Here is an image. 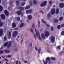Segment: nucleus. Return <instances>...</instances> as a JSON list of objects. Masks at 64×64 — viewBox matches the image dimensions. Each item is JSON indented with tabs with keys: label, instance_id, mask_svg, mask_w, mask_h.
<instances>
[{
	"label": "nucleus",
	"instance_id": "47",
	"mask_svg": "<svg viewBox=\"0 0 64 64\" xmlns=\"http://www.w3.org/2000/svg\"><path fill=\"white\" fill-rule=\"evenodd\" d=\"M62 27H64V24H62L61 25Z\"/></svg>",
	"mask_w": 64,
	"mask_h": 64
},
{
	"label": "nucleus",
	"instance_id": "11",
	"mask_svg": "<svg viewBox=\"0 0 64 64\" xmlns=\"http://www.w3.org/2000/svg\"><path fill=\"white\" fill-rule=\"evenodd\" d=\"M64 3H60V6L61 8H63L64 7Z\"/></svg>",
	"mask_w": 64,
	"mask_h": 64
},
{
	"label": "nucleus",
	"instance_id": "28",
	"mask_svg": "<svg viewBox=\"0 0 64 64\" xmlns=\"http://www.w3.org/2000/svg\"><path fill=\"white\" fill-rule=\"evenodd\" d=\"M4 52L5 53H9L10 52V50H6Z\"/></svg>",
	"mask_w": 64,
	"mask_h": 64
},
{
	"label": "nucleus",
	"instance_id": "34",
	"mask_svg": "<svg viewBox=\"0 0 64 64\" xmlns=\"http://www.w3.org/2000/svg\"><path fill=\"white\" fill-rule=\"evenodd\" d=\"M38 28H39L40 27V22L39 21V20L38 21Z\"/></svg>",
	"mask_w": 64,
	"mask_h": 64
},
{
	"label": "nucleus",
	"instance_id": "40",
	"mask_svg": "<svg viewBox=\"0 0 64 64\" xmlns=\"http://www.w3.org/2000/svg\"><path fill=\"white\" fill-rule=\"evenodd\" d=\"M62 20H63V17H62L60 18L59 19V20L60 21H62Z\"/></svg>",
	"mask_w": 64,
	"mask_h": 64
},
{
	"label": "nucleus",
	"instance_id": "7",
	"mask_svg": "<svg viewBox=\"0 0 64 64\" xmlns=\"http://www.w3.org/2000/svg\"><path fill=\"white\" fill-rule=\"evenodd\" d=\"M55 12V9L53 8L51 10V13L52 15H54Z\"/></svg>",
	"mask_w": 64,
	"mask_h": 64
},
{
	"label": "nucleus",
	"instance_id": "23",
	"mask_svg": "<svg viewBox=\"0 0 64 64\" xmlns=\"http://www.w3.org/2000/svg\"><path fill=\"white\" fill-rule=\"evenodd\" d=\"M16 4L17 6H19V4H20V3L19 2V1L18 0H17L16 1Z\"/></svg>",
	"mask_w": 64,
	"mask_h": 64
},
{
	"label": "nucleus",
	"instance_id": "15",
	"mask_svg": "<svg viewBox=\"0 0 64 64\" xmlns=\"http://www.w3.org/2000/svg\"><path fill=\"white\" fill-rule=\"evenodd\" d=\"M41 36L42 39H45V37L44 34H42L41 35Z\"/></svg>",
	"mask_w": 64,
	"mask_h": 64
},
{
	"label": "nucleus",
	"instance_id": "49",
	"mask_svg": "<svg viewBox=\"0 0 64 64\" xmlns=\"http://www.w3.org/2000/svg\"><path fill=\"white\" fill-rule=\"evenodd\" d=\"M51 30L52 31H53V27L52 26L51 28Z\"/></svg>",
	"mask_w": 64,
	"mask_h": 64
},
{
	"label": "nucleus",
	"instance_id": "18",
	"mask_svg": "<svg viewBox=\"0 0 64 64\" xmlns=\"http://www.w3.org/2000/svg\"><path fill=\"white\" fill-rule=\"evenodd\" d=\"M24 23H22L20 24V28H21V27H23V26H24Z\"/></svg>",
	"mask_w": 64,
	"mask_h": 64
},
{
	"label": "nucleus",
	"instance_id": "48",
	"mask_svg": "<svg viewBox=\"0 0 64 64\" xmlns=\"http://www.w3.org/2000/svg\"><path fill=\"white\" fill-rule=\"evenodd\" d=\"M64 33V31H63L62 32V35H63Z\"/></svg>",
	"mask_w": 64,
	"mask_h": 64
},
{
	"label": "nucleus",
	"instance_id": "21",
	"mask_svg": "<svg viewBox=\"0 0 64 64\" xmlns=\"http://www.w3.org/2000/svg\"><path fill=\"white\" fill-rule=\"evenodd\" d=\"M35 27V23L34 22L32 24V28H33V29H34Z\"/></svg>",
	"mask_w": 64,
	"mask_h": 64
},
{
	"label": "nucleus",
	"instance_id": "58",
	"mask_svg": "<svg viewBox=\"0 0 64 64\" xmlns=\"http://www.w3.org/2000/svg\"><path fill=\"white\" fill-rule=\"evenodd\" d=\"M24 62L25 63H27V61H24Z\"/></svg>",
	"mask_w": 64,
	"mask_h": 64
},
{
	"label": "nucleus",
	"instance_id": "62",
	"mask_svg": "<svg viewBox=\"0 0 64 64\" xmlns=\"http://www.w3.org/2000/svg\"><path fill=\"white\" fill-rule=\"evenodd\" d=\"M3 49V48L2 47L1 48H0V50H1V49Z\"/></svg>",
	"mask_w": 64,
	"mask_h": 64
},
{
	"label": "nucleus",
	"instance_id": "8",
	"mask_svg": "<svg viewBox=\"0 0 64 64\" xmlns=\"http://www.w3.org/2000/svg\"><path fill=\"white\" fill-rule=\"evenodd\" d=\"M1 17L2 19H5V17L4 14H1Z\"/></svg>",
	"mask_w": 64,
	"mask_h": 64
},
{
	"label": "nucleus",
	"instance_id": "41",
	"mask_svg": "<svg viewBox=\"0 0 64 64\" xmlns=\"http://www.w3.org/2000/svg\"><path fill=\"white\" fill-rule=\"evenodd\" d=\"M30 30L31 31V32H32V33H33V34H34V32L33 31V30H32V29L30 28Z\"/></svg>",
	"mask_w": 64,
	"mask_h": 64
},
{
	"label": "nucleus",
	"instance_id": "50",
	"mask_svg": "<svg viewBox=\"0 0 64 64\" xmlns=\"http://www.w3.org/2000/svg\"><path fill=\"white\" fill-rule=\"evenodd\" d=\"M34 38H35L36 40V35H34Z\"/></svg>",
	"mask_w": 64,
	"mask_h": 64
},
{
	"label": "nucleus",
	"instance_id": "14",
	"mask_svg": "<svg viewBox=\"0 0 64 64\" xmlns=\"http://www.w3.org/2000/svg\"><path fill=\"white\" fill-rule=\"evenodd\" d=\"M22 13V12L20 10L18 11L17 12V14L18 15H20Z\"/></svg>",
	"mask_w": 64,
	"mask_h": 64
},
{
	"label": "nucleus",
	"instance_id": "55",
	"mask_svg": "<svg viewBox=\"0 0 64 64\" xmlns=\"http://www.w3.org/2000/svg\"><path fill=\"white\" fill-rule=\"evenodd\" d=\"M35 49L36 50V51H37L38 50L37 48H36V47H35Z\"/></svg>",
	"mask_w": 64,
	"mask_h": 64
},
{
	"label": "nucleus",
	"instance_id": "2",
	"mask_svg": "<svg viewBox=\"0 0 64 64\" xmlns=\"http://www.w3.org/2000/svg\"><path fill=\"white\" fill-rule=\"evenodd\" d=\"M48 61H49L50 60V58H49L48 57L46 58V60L45 61L44 60H43V62L44 64H47V63H48Z\"/></svg>",
	"mask_w": 64,
	"mask_h": 64
},
{
	"label": "nucleus",
	"instance_id": "39",
	"mask_svg": "<svg viewBox=\"0 0 64 64\" xmlns=\"http://www.w3.org/2000/svg\"><path fill=\"white\" fill-rule=\"evenodd\" d=\"M52 3H53L52 1H50L49 2V4H50V5H51V4H52Z\"/></svg>",
	"mask_w": 64,
	"mask_h": 64
},
{
	"label": "nucleus",
	"instance_id": "53",
	"mask_svg": "<svg viewBox=\"0 0 64 64\" xmlns=\"http://www.w3.org/2000/svg\"><path fill=\"white\" fill-rule=\"evenodd\" d=\"M23 39L21 41V44H22V42H23Z\"/></svg>",
	"mask_w": 64,
	"mask_h": 64
},
{
	"label": "nucleus",
	"instance_id": "20",
	"mask_svg": "<svg viewBox=\"0 0 64 64\" xmlns=\"http://www.w3.org/2000/svg\"><path fill=\"white\" fill-rule=\"evenodd\" d=\"M3 34V30H0V36H1Z\"/></svg>",
	"mask_w": 64,
	"mask_h": 64
},
{
	"label": "nucleus",
	"instance_id": "17",
	"mask_svg": "<svg viewBox=\"0 0 64 64\" xmlns=\"http://www.w3.org/2000/svg\"><path fill=\"white\" fill-rule=\"evenodd\" d=\"M12 43V41H10V42L9 44H8V48H10L11 46V43Z\"/></svg>",
	"mask_w": 64,
	"mask_h": 64
},
{
	"label": "nucleus",
	"instance_id": "9",
	"mask_svg": "<svg viewBox=\"0 0 64 64\" xmlns=\"http://www.w3.org/2000/svg\"><path fill=\"white\" fill-rule=\"evenodd\" d=\"M4 12V13L6 15V16H8L9 15V13L6 10H5Z\"/></svg>",
	"mask_w": 64,
	"mask_h": 64
},
{
	"label": "nucleus",
	"instance_id": "51",
	"mask_svg": "<svg viewBox=\"0 0 64 64\" xmlns=\"http://www.w3.org/2000/svg\"><path fill=\"white\" fill-rule=\"evenodd\" d=\"M20 17H18V21L20 20Z\"/></svg>",
	"mask_w": 64,
	"mask_h": 64
},
{
	"label": "nucleus",
	"instance_id": "64",
	"mask_svg": "<svg viewBox=\"0 0 64 64\" xmlns=\"http://www.w3.org/2000/svg\"><path fill=\"white\" fill-rule=\"evenodd\" d=\"M19 64H21V62H20V61L19 62Z\"/></svg>",
	"mask_w": 64,
	"mask_h": 64
},
{
	"label": "nucleus",
	"instance_id": "61",
	"mask_svg": "<svg viewBox=\"0 0 64 64\" xmlns=\"http://www.w3.org/2000/svg\"><path fill=\"white\" fill-rule=\"evenodd\" d=\"M61 52L62 53H64V52Z\"/></svg>",
	"mask_w": 64,
	"mask_h": 64
},
{
	"label": "nucleus",
	"instance_id": "59",
	"mask_svg": "<svg viewBox=\"0 0 64 64\" xmlns=\"http://www.w3.org/2000/svg\"><path fill=\"white\" fill-rule=\"evenodd\" d=\"M51 61L50 60L49 61V63H51Z\"/></svg>",
	"mask_w": 64,
	"mask_h": 64
},
{
	"label": "nucleus",
	"instance_id": "30",
	"mask_svg": "<svg viewBox=\"0 0 64 64\" xmlns=\"http://www.w3.org/2000/svg\"><path fill=\"white\" fill-rule=\"evenodd\" d=\"M3 10V7L2 6H0V11H2Z\"/></svg>",
	"mask_w": 64,
	"mask_h": 64
},
{
	"label": "nucleus",
	"instance_id": "32",
	"mask_svg": "<svg viewBox=\"0 0 64 64\" xmlns=\"http://www.w3.org/2000/svg\"><path fill=\"white\" fill-rule=\"evenodd\" d=\"M54 22L55 23H56L58 22V20L57 19H56L54 20Z\"/></svg>",
	"mask_w": 64,
	"mask_h": 64
},
{
	"label": "nucleus",
	"instance_id": "36",
	"mask_svg": "<svg viewBox=\"0 0 64 64\" xmlns=\"http://www.w3.org/2000/svg\"><path fill=\"white\" fill-rule=\"evenodd\" d=\"M3 53H4V52H3V51H0V55H1V54H3Z\"/></svg>",
	"mask_w": 64,
	"mask_h": 64
},
{
	"label": "nucleus",
	"instance_id": "27",
	"mask_svg": "<svg viewBox=\"0 0 64 64\" xmlns=\"http://www.w3.org/2000/svg\"><path fill=\"white\" fill-rule=\"evenodd\" d=\"M10 38H11V32H9L8 38L9 39H10Z\"/></svg>",
	"mask_w": 64,
	"mask_h": 64
},
{
	"label": "nucleus",
	"instance_id": "35",
	"mask_svg": "<svg viewBox=\"0 0 64 64\" xmlns=\"http://www.w3.org/2000/svg\"><path fill=\"white\" fill-rule=\"evenodd\" d=\"M8 42L5 43L4 45V46H5V47H6L7 46V45H8Z\"/></svg>",
	"mask_w": 64,
	"mask_h": 64
},
{
	"label": "nucleus",
	"instance_id": "45",
	"mask_svg": "<svg viewBox=\"0 0 64 64\" xmlns=\"http://www.w3.org/2000/svg\"><path fill=\"white\" fill-rule=\"evenodd\" d=\"M56 49H58H58H60V46H58L56 48Z\"/></svg>",
	"mask_w": 64,
	"mask_h": 64
},
{
	"label": "nucleus",
	"instance_id": "42",
	"mask_svg": "<svg viewBox=\"0 0 64 64\" xmlns=\"http://www.w3.org/2000/svg\"><path fill=\"white\" fill-rule=\"evenodd\" d=\"M60 27L61 26H60V25H58L57 27V28H58V29H60Z\"/></svg>",
	"mask_w": 64,
	"mask_h": 64
},
{
	"label": "nucleus",
	"instance_id": "19",
	"mask_svg": "<svg viewBox=\"0 0 64 64\" xmlns=\"http://www.w3.org/2000/svg\"><path fill=\"white\" fill-rule=\"evenodd\" d=\"M19 9L20 10H24V8L23 7H22L21 6H20L19 7Z\"/></svg>",
	"mask_w": 64,
	"mask_h": 64
},
{
	"label": "nucleus",
	"instance_id": "26",
	"mask_svg": "<svg viewBox=\"0 0 64 64\" xmlns=\"http://www.w3.org/2000/svg\"><path fill=\"white\" fill-rule=\"evenodd\" d=\"M30 8V6H26L25 8V9H29Z\"/></svg>",
	"mask_w": 64,
	"mask_h": 64
},
{
	"label": "nucleus",
	"instance_id": "57",
	"mask_svg": "<svg viewBox=\"0 0 64 64\" xmlns=\"http://www.w3.org/2000/svg\"><path fill=\"white\" fill-rule=\"evenodd\" d=\"M4 60H6V61H8V60H7L6 59L4 58Z\"/></svg>",
	"mask_w": 64,
	"mask_h": 64
},
{
	"label": "nucleus",
	"instance_id": "3",
	"mask_svg": "<svg viewBox=\"0 0 64 64\" xmlns=\"http://www.w3.org/2000/svg\"><path fill=\"white\" fill-rule=\"evenodd\" d=\"M47 2L46 1H44L41 4V6H44L47 4Z\"/></svg>",
	"mask_w": 64,
	"mask_h": 64
},
{
	"label": "nucleus",
	"instance_id": "43",
	"mask_svg": "<svg viewBox=\"0 0 64 64\" xmlns=\"http://www.w3.org/2000/svg\"><path fill=\"white\" fill-rule=\"evenodd\" d=\"M38 53H39V54H40V52H41V49H38Z\"/></svg>",
	"mask_w": 64,
	"mask_h": 64
},
{
	"label": "nucleus",
	"instance_id": "63",
	"mask_svg": "<svg viewBox=\"0 0 64 64\" xmlns=\"http://www.w3.org/2000/svg\"><path fill=\"white\" fill-rule=\"evenodd\" d=\"M16 63H18V61H16Z\"/></svg>",
	"mask_w": 64,
	"mask_h": 64
},
{
	"label": "nucleus",
	"instance_id": "31",
	"mask_svg": "<svg viewBox=\"0 0 64 64\" xmlns=\"http://www.w3.org/2000/svg\"><path fill=\"white\" fill-rule=\"evenodd\" d=\"M3 25V22H2L1 23H0V27H1Z\"/></svg>",
	"mask_w": 64,
	"mask_h": 64
},
{
	"label": "nucleus",
	"instance_id": "54",
	"mask_svg": "<svg viewBox=\"0 0 64 64\" xmlns=\"http://www.w3.org/2000/svg\"><path fill=\"white\" fill-rule=\"evenodd\" d=\"M40 13H42V14H44V12L42 10L40 11Z\"/></svg>",
	"mask_w": 64,
	"mask_h": 64
},
{
	"label": "nucleus",
	"instance_id": "6",
	"mask_svg": "<svg viewBox=\"0 0 64 64\" xmlns=\"http://www.w3.org/2000/svg\"><path fill=\"white\" fill-rule=\"evenodd\" d=\"M51 40L52 43H54L55 41V38L54 37H52L51 38Z\"/></svg>",
	"mask_w": 64,
	"mask_h": 64
},
{
	"label": "nucleus",
	"instance_id": "60",
	"mask_svg": "<svg viewBox=\"0 0 64 64\" xmlns=\"http://www.w3.org/2000/svg\"><path fill=\"white\" fill-rule=\"evenodd\" d=\"M53 7H55V5H54L53 6Z\"/></svg>",
	"mask_w": 64,
	"mask_h": 64
},
{
	"label": "nucleus",
	"instance_id": "52",
	"mask_svg": "<svg viewBox=\"0 0 64 64\" xmlns=\"http://www.w3.org/2000/svg\"><path fill=\"white\" fill-rule=\"evenodd\" d=\"M29 46H32V43H30L29 44Z\"/></svg>",
	"mask_w": 64,
	"mask_h": 64
},
{
	"label": "nucleus",
	"instance_id": "37",
	"mask_svg": "<svg viewBox=\"0 0 64 64\" xmlns=\"http://www.w3.org/2000/svg\"><path fill=\"white\" fill-rule=\"evenodd\" d=\"M8 58H10V57H12V56L8 55L7 56H6Z\"/></svg>",
	"mask_w": 64,
	"mask_h": 64
},
{
	"label": "nucleus",
	"instance_id": "10",
	"mask_svg": "<svg viewBox=\"0 0 64 64\" xmlns=\"http://www.w3.org/2000/svg\"><path fill=\"white\" fill-rule=\"evenodd\" d=\"M32 10H28L26 11V14H28V13H31L32 12Z\"/></svg>",
	"mask_w": 64,
	"mask_h": 64
},
{
	"label": "nucleus",
	"instance_id": "5",
	"mask_svg": "<svg viewBox=\"0 0 64 64\" xmlns=\"http://www.w3.org/2000/svg\"><path fill=\"white\" fill-rule=\"evenodd\" d=\"M45 35L46 37H48L49 36L50 33L48 31H46L45 32Z\"/></svg>",
	"mask_w": 64,
	"mask_h": 64
},
{
	"label": "nucleus",
	"instance_id": "12",
	"mask_svg": "<svg viewBox=\"0 0 64 64\" xmlns=\"http://www.w3.org/2000/svg\"><path fill=\"white\" fill-rule=\"evenodd\" d=\"M42 21L43 23H44V24H46V25L47 26H48V27H49V26L48 24H46V22L45 21H44V20L43 19L42 20Z\"/></svg>",
	"mask_w": 64,
	"mask_h": 64
},
{
	"label": "nucleus",
	"instance_id": "44",
	"mask_svg": "<svg viewBox=\"0 0 64 64\" xmlns=\"http://www.w3.org/2000/svg\"><path fill=\"white\" fill-rule=\"evenodd\" d=\"M51 58L52 60H55V58H54L51 57Z\"/></svg>",
	"mask_w": 64,
	"mask_h": 64
},
{
	"label": "nucleus",
	"instance_id": "24",
	"mask_svg": "<svg viewBox=\"0 0 64 64\" xmlns=\"http://www.w3.org/2000/svg\"><path fill=\"white\" fill-rule=\"evenodd\" d=\"M16 48V46H14V50L15 51H18V49H17Z\"/></svg>",
	"mask_w": 64,
	"mask_h": 64
},
{
	"label": "nucleus",
	"instance_id": "25",
	"mask_svg": "<svg viewBox=\"0 0 64 64\" xmlns=\"http://www.w3.org/2000/svg\"><path fill=\"white\" fill-rule=\"evenodd\" d=\"M59 12V9L57 8L56 9V14H58V13Z\"/></svg>",
	"mask_w": 64,
	"mask_h": 64
},
{
	"label": "nucleus",
	"instance_id": "38",
	"mask_svg": "<svg viewBox=\"0 0 64 64\" xmlns=\"http://www.w3.org/2000/svg\"><path fill=\"white\" fill-rule=\"evenodd\" d=\"M6 36H5L4 38V39L5 41L7 40V38L6 37Z\"/></svg>",
	"mask_w": 64,
	"mask_h": 64
},
{
	"label": "nucleus",
	"instance_id": "13",
	"mask_svg": "<svg viewBox=\"0 0 64 64\" xmlns=\"http://www.w3.org/2000/svg\"><path fill=\"white\" fill-rule=\"evenodd\" d=\"M12 27H13V28H15L16 27V23L14 22H13L12 23Z\"/></svg>",
	"mask_w": 64,
	"mask_h": 64
},
{
	"label": "nucleus",
	"instance_id": "33",
	"mask_svg": "<svg viewBox=\"0 0 64 64\" xmlns=\"http://www.w3.org/2000/svg\"><path fill=\"white\" fill-rule=\"evenodd\" d=\"M25 4V2H22L21 4V5L22 6H24Z\"/></svg>",
	"mask_w": 64,
	"mask_h": 64
},
{
	"label": "nucleus",
	"instance_id": "22",
	"mask_svg": "<svg viewBox=\"0 0 64 64\" xmlns=\"http://www.w3.org/2000/svg\"><path fill=\"white\" fill-rule=\"evenodd\" d=\"M33 3L34 5H36L37 4V2L36 0H34L33 1Z\"/></svg>",
	"mask_w": 64,
	"mask_h": 64
},
{
	"label": "nucleus",
	"instance_id": "16",
	"mask_svg": "<svg viewBox=\"0 0 64 64\" xmlns=\"http://www.w3.org/2000/svg\"><path fill=\"white\" fill-rule=\"evenodd\" d=\"M28 18L29 20H31V19H32V17L30 15L28 16Z\"/></svg>",
	"mask_w": 64,
	"mask_h": 64
},
{
	"label": "nucleus",
	"instance_id": "46",
	"mask_svg": "<svg viewBox=\"0 0 64 64\" xmlns=\"http://www.w3.org/2000/svg\"><path fill=\"white\" fill-rule=\"evenodd\" d=\"M30 6H32V2H30Z\"/></svg>",
	"mask_w": 64,
	"mask_h": 64
},
{
	"label": "nucleus",
	"instance_id": "29",
	"mask_svg": "<svg viewBox=\"0 0 64 64\" xmlns=\"http://www.w3.org/2000/svg\"><path fill=\"white\" fill-rule=\"evenodd\" d=\"M48 18H50V17H51V14L50 13H49L48 14Z\"/></svg>",
	"mask_w": 64,
	"mask_h": 64
},
{
	"label": "nucleus",
	"instance_id": "56",
	"mask_svg": "<svg viewBox=\"0 0 64 64\" xmlns=\"http://www.w3.org/2000/svg\"><path fill=\"white\" fill-rule=\"evenodd\" d=\"M8 8L9 10H10V6H9L8 7Z\"/></svg>",
	"mask_w": 64,
	"mask_h": 64
},
{
	"label": "nucleus",
	"instance_id": "4",
	"mask_svg": "<svg viewBox=\"0 0 64 64\" xmlns=\"http://www.w3.org/2000/svg\"><path fill=\"white\" fill-rule=\"evenodd\" d=\"M18 34V32L17 31H15L14 32V33L13 34L12 36L14 37H16L17 36V35Z\"/></svg>",
	"mask_w": 64,
	"mask_h": 64
},
{
	"label": "nucleus",
	"instance_id": "1",
	"mask_svg": "<svg viewBox=\"0 0 64 64\" xmlns=\"http://www.w3.org/2000/svg\"><path fill=\"white\" fill-rule=\"evenodd\" d=\"M36 35L37 37L38 38V39L40 40H41V37L40 36V34H39V32L38 31H37L36 32Z\"/></svg>",
	"mask_w": 64,
	"mask_h": 64
}]
</instances>
